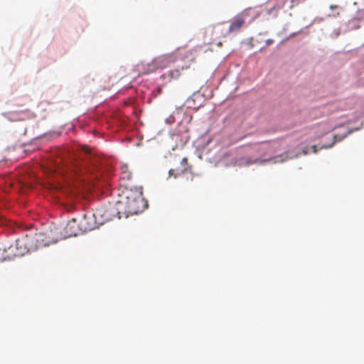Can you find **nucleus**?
<instances>
[{
    "mask_svg": "<svg viewBox=\"0 0 364 364\" xmlns=\"http://www.w3.org/2000/svg\"><path fill=\"white\" fill-rule=\"evenodd\" d=\"M72 221H73V223H75V219H74V218H73V219L72 220Z\"/></svg>",
    "mask_w": 364,
    "mask_h": 364,
    "instance_id": "5701e85b",
    "label": "nucleus"
},
{
    "mask_svg": "<svg viewBox=\"0 0 364 364\" xmlns=\"http://www.w3.org/2000/svg\"><path fill=\"white\" fill-rule=\"evenodd\" d=\"M83 181H85V180H92V178H86V176L85 177H83L82 178Z\"/></svg>",
    "mask_w": 364,
    "mask_h": 364,
    "instance_id": "f3484780",
    "label": "nucleus"
},
{
    "mask_svg": "<svg viewBox=\"0 0 364 364\" xmlns=\"http://www.w3.org/2000/svg\"><path fill=\"white\" fill-rule=\"evenodd\" d=\"M147 206V201L144 199L142 192L137 189H131L124 193V196L117 201L115 206L97 209L92 217H101L100 223L102 224L112 220L115 213L118 218H127L129 215L143 212Z\"/></svg>",
    "mask_w": 364,
    "mask_h": 364,
    "instance_id": "f257e3e1",
    "label": "nucleus"
},
{
    "mask_svg": "<svg viewBox=\"0 0 364 364\" xmlns=\"http://www.w3.org/2000/svg\"><path fill=\"white\" fill-rule=\"evenodd\" d=\"M193 175L191 174V181H193Z\"/></svg>",
    "mask_w": 364,
    "mask_h": 364,
    "instance_id": "412c9836",
    "label": "nucleus"
},
{
    "mask_svg": "<svg viewBox=\"0 0 364 364\" xmlns=\"http://www.w3.org/2000/svg\"><path fill=\"white\" fill-rule=\"evenodd\" d=\"M206 32H210L212 33V38L211 41L208 42V44H212L216 38L225 37L230 33L228 28L225 27L224 23L214 26L212 28L208 29Z\"/></svg>",
    "mask_w": 364,
    "mask_h": 364,
    "instance_id": "39448f33",
    "label": "nucleus"
},
{
    "mask_svg": "<svg viewBox=\"0 0 364 364\" xmlns=\"http://www.w3.org/2000/svg\"><path fill=\"white\" fill-rule=\"evenodd\" d=\"M339 16V13H338H338H336V14H334V15H333V16H334V17H337V16Z\"/></svg>",
    "mask_w": 364,
    "mask_h": 364,
    "instance_id": "aec40b11",
    "label": "nucleus"
},
{
    "mask_svg": "<svg viewBox=\"0 0 364 364\" xmlns=\"http://www.w3.org/2000/svg\"><path fill=\"white\" fill-rule=\"evenodd\" d=\"M91 156L88 159L75 162L72 167V171L75 176L83 178L85 176L92 175L97 168V164L93 162Z\"/></svg>",
    "mask_w": 364,
    "mask_h": 364,
    "instance_id": "f03ea898",
    "label": "nucleus"
},
{
    "mask_svg": "<svg viewBox=\"0 0 364 364\" xmlns=\"http://www.w3.org/2000/svg\"><path fill=\"white\" fill-rule=\"evenodd\" d=\"M181 70H182L177 66V68L168 70L166 75L170 80L177 79L181 75Z\"/></svg>",
    "mask_w": 364,
    "mask_h": 364,
    "instance_id": "1a4fd4ad",
    "label": "nucleus"
},
{
    "mask_svg": "<svg viewBox=\"0 0 364 364\" xmlns=\"http://www.w3.org/2000/svg\"><path fill=\"white\" fill-rule=\"evenodd\" d=\"M331 146H332V145L325 146H322V148H328V147H331Z\"/></svg>",
    "mask_w": 364,
    "mask_h": 364,
    "instance_id": "6ab92c4d",
    "label": "nucleus"
},
{
    "mask_svg": "<svg viewBox=\"0 0 364 364\" xmlns=\"http://www.w3.org/2000/svg\"><path fill=\"white\" fill-rule=\"evenodd\" d=\"M287 159V154H283L277 156L272 159H256L255 160H252L250 157H242V158L237 159L235 164L238 166H248L253 164L264 163V162L272 161L274 163L283 162Z\"/></svg>",
    "mask_w": 364,
    "mask_h": 364,
    "instance_id": "20e7f679",
    "label": "nucleus"
},
{
    "mask_svg": "<svg viewBox=\"0 0 364 364\" xmlns=\"http://www.w3.org/2000/svg\"><path fill=\"white\" fill-rule=\"evenodd\" d=\"M176 171L175 169H170L168 171V175L169 176H173L174 178H177L178 176H180L181 175H182L183 173H181V171H177V172L176 173Z\"/></svg>",
    "mask_w": 364,
    "mask_h": 364,
    "instance_id": "f8f14e48",
    "label": "nucleus"
},
{
    "mask_svg": "<svg viewBox=\"0 0 364 364\" xmlns=\"http://www.w3.org/2000/svg\"><path fill=\"white\" fill-rule=\"evenodd\" d=\"M96 228V225L94 224V225H88L87 227H85V230H91L92 229H95Z\"/></svg>",
    "mask_w": 364,
    "mask_h": 364,
    "instance_id": "4468645a",
    "label": "nucleus"
},
{
    "mask_svg": "<svg viewBox=\"0 0 364 364\" xmlns=\"http://www.w3.org/2000/svg\"><path fill=\"white\" fill-rule=\"evenodd\" d=\"M132 178L131 173L129 172L124 171L123 173V178H126L127 180H130Z\"/></svg>",
    "mask_w": 364,
    "mask_h": 364,
    "instance_id": "ddd939ff",
    "label": "nucleus"
},
{
    "mask_svg": "<svg viewBox=\"0 0 364 364\" xmlns=\"http://www.w3.org/2000/svg\"><path fill=\"white\" fill-rule=\"evenodd\" d=\"M279 1H280L279 4L274 6L271 9L268 10V11H267L268 14H271L272 10L277 11L281 8H282L284 6L287 0H279Z\"/></svg>",
    "mask_w": 364,
    "mask_h": 364,
    "instance_id": "9b49d317",
    "label": "nucleus"
},
{
    "mask_svg": "<svg viewBox=\"0 0 364 364\" xmlns=\"http://www.w3.org/2000/svg\"><path fill=\"white\" fill-rule=\"evenodd\" d=\"M177 55L173 52L165 54L154 58L155 64L158 69H164L168 67L172 63H176Z\"/></svg>",
    "mask_w": 364,
    "mask_h": 364,
    "instance_id": "423d86ee",
    "label": "nucleus"
},
{
    "mask_svg": "<svg viewBox=\"0 0 364 364\" xmlns=\"http://www.w3.org/2000/svg\"><path fill=\"white\" fill-rule=\"evenodd\" d=\"M272 42V40H269V41H267V43H271Z\"/></svg>",
    "mask_w": 364,
    "mask_h": 364,
    "instance_id": "4be33fe9",
    "label": "nucleus"
},
{
    "mask_svg": "<svg viewBox=\"0 0 364 364\" xmlns=\"http://www.w3.org/2000/svg\"><path fill=\"white\" fill-rule=\"evenodd\" d=\"M196 49L181 51L176 50L173 54L177 55L176 63L181 70L188 69L196 58Z\"/></svg>",
    "mask_w": 364,
    "mask_h": 364,
    "instance_id": "7ed1b4c3",
    "label": "nucleus"
},
{
    "mask_svg": "<svg viewBox=\"0 0 364 364\" xmlns=\"http://www.w3.org/2000/svg\"><path fill=\"white\" fill-rule=\"evenodd\" d=\"M181 164L182 166V168L181 170V173H185L191 168V166L188 164V159L186 157L182 159Z\"/></svg>",
    "mask_w": 364,
    "mask_h": 364,
    "instance_id": "9d476101",
    "label": "nucleus"
},
{
    "mask_svg": "<svg viewBox=\"0 0 364 364\" xmlns=\"http://www.w3.org/2000/svg\"><path fill=\"white\" fill-rule=\"evenodd\" d=\"M311 149H312V151H313L314 153H315V154H316V153L317 152V147H316V145L312 146H311Z\"/></svg>",
    "mask_w": 364,
    "mask_h": 364,
    "instance_id": "2eb2a0df",
    "label": "nucleus"
},
{
    "mask_svg": "<svg viewBox=\"0 0 364 364\" xmlns=\"http://www.w3.org/2000/svg\"><path fill=\"white\" fill-rule=\"evenodd\" d=\"M266 146H267V145L262 144V149H266Z\"/></svg>",
    "mask_w": 364,
    "mask_h": 364,
    "instance_id": "a211bd4d",
    "label": "nucleus"
},
{
    "mask_svg": "<svg viewBox=\"0 0 364 364\" xmlns=\"http://www.w3.org/2000/svg\"><path fill=\"white\" fill-rule=\"evenodd\" d=\"M245 22V18L242 15H237L234 17L231 20L230 26L228 27L230 33L239 31L243 26Z\"/></svg>",
    "mask_w": 364,
    "mask_h": 364,
    "instance_id": "0eeeda50",
    "label": "nucleus"
},
{
    "mask_svg": "<svg viewBox=\"0 0 364 364\" xmlns=\"http://www.w3.org/2000/svg\"><path fill=\"white\" fill-rule=\"evenodd\" d=\"M137 69L138 71L142 75L149 74L158 70L156 64H155L154 59H153L150 63H147L146 64L141 63L137 65Z\"/></svg>",
    "mask_w": 364,
    "mask_h": 364,
    "instance_id": "6e6552de",
    "label": "nucleus"
},
{
    "mask_svg": "<svg viewBox=\"0 0 364 364\" xmlns=\"http://www.w3.org/2000/svg\"><path fill=\"white\" fill-rule=\"evenodd\" d=\"M337 8H338L337 5H330V9L332 10L334 9H337Z\"/></svg>",
    "mask_w": 364,
    "mask_h": 364,
    "instance_id": "dca6fc26",
    "label": "nucleus"
}]
</instances>
